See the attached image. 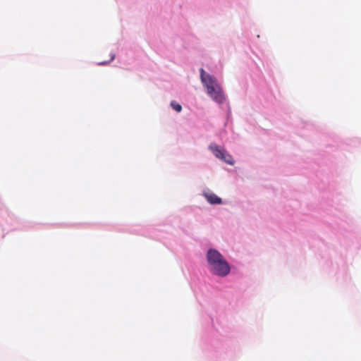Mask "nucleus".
I'll list each match as a JSON object with an SVG mask.
<instances>
[{"label":"nucleus","mask_w":361,"mask_h":361,"mask_svg":"<svg viewBox=\"0 0 361 361\" xmlns=\"http://www.w3.org/2000/svg\"><path fill=\"white\" fill-rule=\"evenodd\" d=\"M200 79L203 85L207 89V94L211 98L219 104H222L225 99L222 87L217 82L216 79L207 73L203 68H200Z\"/></svg>","instance_id":"1"},{"label":"nucleus","mask_w":361,"mask_h":361,"mask_svg":"<svg viewBox=\"0 0 361 361\" xmlns=\"http://www.w3.org/2000/svg\"><path fill=\"white\" fill-rule=\"evenodd\" d=\"M207 260L209 270L219 276H227L230 272V267L223 255L215 249H209L207 253Z\"/></svg>","instance_id":"2"},{"label":"nucleus","mask_w":361,"mask_h":361,"mask_svg":"<svg viewBox=\"0 0 361 361\" xmlns=\"http://www.w3.org/2000/svg\"><path fill=\"white\" fill-rule=\"evenodd\" d=\"M209 148L216 157L224 161L226 163H228L231 165L234 164L232 157L228 154L224 149H221L216 145H211Z\"/></svg>","instance_id":"3"},{"label":"nucleus","mask_w":361,"mask_h":361,"mask_svg":"<svg viewBox=\"0 0 361 361\" xmlns=\"http://www.w3.org/2000/svg\"><path fill=\"white\" fill-rule=\"evenodd\" d=\"M204 196L205 197L206 200L212 204L221 203V199L212 192H205L204 193Z\"/></svg>","instance_id":"4"},{"label":"nucleus","mask_w":361,"mask_h":361,"mask_svg":"<svg viewBox=\"0 0 361 361\" xmlns=\"http://www.w3.org/2000/svg\"><path fill=\"white\" fill-rule=\"evenodd\" d=\"M171 106L177 112H180L182 110V106L176 101H172L171 102Z\"/></svg>","instance_id":"5"},{"label":"nucleus","mask_w":361,"mask_h":361,"mask_svg":"<svg viewBox=\"0 0 361 361\" xmlns=\"http://www.w3.org/2000/svg\"><path fill=\"white\" fill-rule=\"evenodd\" d=\"M114 56H112L111 58V61L114 60Z\"/></svg>","instance_id":"6"}]
</instances>
